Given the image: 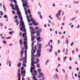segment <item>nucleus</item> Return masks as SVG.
Segmentation results:
<instances>
[{
    "label": "nucleus",
    "instance_id": "f257e3e1",
    "mask_svg": "<svg viewBox=\"0 0 80 80\" xmlns=\"http://www.w3.org/2000/svg\"><path fill=\"white\" fill-rule=\"evenodd\" d=\"M22 3H23L22 4V6L23 7H27V8H29V6H28V3L26 1L24 2V0H22Z\"/></svg>",
    "mask_w": 80,
    "mask_h": 80
},
{
    "label": "nucleus",
    "instance_id": "f03ea898",
    "mask_svg": "<svg viewBox=\"0 0 80 80\" xmlns=\"http://www.w3.org/2000/svg\"><path fill=\"white\" fill-rule=\"evenodd\" d=\"M23 44L26 50H27L28 49V47H27V41H24L23 42Z\"/></svg>",
    "mask_w": 80,
    "mask_h": 80
},
{
    "label": "nucleus",
    "instance_id": "7ed1b4c3",
    "mask_svg": "<svg viewBox=\"0 0 80 80\" xmlns=\"http://www.w3.org/2000/svg\"><path fill=\"white\" fill-rule=\"evenodd\" d=\"M20 25H19V27H21L22 25V26H25V24L24 23V22H23V21H20Z\"/></svg>",
    "mask_w": 80,
    "mask_h": 80
},
{
    "label": "nucleus",
    "instance_id": "20e7f679",
    "mask_svg": "<svg viewBox=\"0 0 80 80\" xmlns=\"http://www.w3.org/2000/svg\"><path fill=\"white\" fill-rule=\"evenodd\" d=\"M37 40L38 41V42H40L42 41V38L40 37L39 36L37 38Z\"/></svg>",
    "mask_w": 80,
    "mask_h": 80
},
{
    "label": "nucleus",
    "instance_id": "39448f33",
    "mask_svg": "<svg viewBox=\"0 0 80 80\" xmlns=\"http://www.w3.org/2000/svg\"><path fill=\"white\" fill-rule=\"evenodd\" d=\"M53 77L54 80H56V79L58 80V74H57V73H55V75H53Z\"/></svg>",
    "mask_w": 80,
    "mask_h": 80
},
{
    "label": "nucleus",
    "instance_id": "423d86ee",
    "mask_svg": "<svg viewBox=\"0 0 80 80\" xmlns=\"http://www.w3.org/2000/svg\"><path fill=\"white\" fill-rule=\"evenodd\" d=\"M17 13L18 16L19 17V18H22V15H21V12H20V11H17Z\"/></svg>",
    "mask_w": 80,
    "mask_h": 80
},
{
    "label": "nucleus",
    "instance_id": "0eeeda50",
    "mask_svg": "<svg viewBox=\"0 0 80 80\" xmlns=\"http://www.w3.org/2000/svg\"><path fill=\"white\" fill-rule=\"evenodd\" d=\"M33 64H35V62H34V60H31V65L32 67H35V65Z\"/></svg>",
    "mask_w": 80,
    "mask_h": 80
},
{
    "label": "nucleus",
    "instance_id": "6e6552de",
    "mask_svg": "<svg viewBox=\"0 0 80 80\" xmlns=\"http://www.w3.org/2000/svg\"><path fill=\"white\" fill-rule=\"evenodd\" d=\"M32 72H33V73H32V75L33 76H35V75H37V72L36 70L33 71Z\"/></svg>",
    "mask_w": 80,
    "mask_h": 80
},
{
    "label": "nucleus",
    "instance_id": "1a4fd4ad",
    "mask_svg": "<svg viewBox=\"0 0 80 80\" xmlns=\"http://www.w3.org/2000/svg\"><path fill=\"white\" fill-rule=\"evenodd\" d=\"M31 54H32L31 56V60H35V58H33L34 53H33V51H31Z\"/></svg>",
    "mask_w": 80,
    "mask_h": 80
},
{
    "label": "nucleus",
    "instance_id": "9d476101",
    "mask_svg": "<svg viewBox=\"0 0 80 80\" xmlns=\"http://www.w3.org/2000/svg\"><path fill=\"white\" fill-rule=\"evenodd\" d=\"M39 74L40 75L38 76V78H41V77H43L44 76L43 74L42 73V72H40V73H39Z\"/></svg>",
    "mask_w": 80,
    "mask_h": 80
},
{
    "label": "nucleus",
    "instance_id": "9b49d317",
    "mask_svg": "<svg viewBox=\"0 0 80 80\" xmlns=\"http://www.w3.org/2000/svg\"><path fill=\"white\" fill-rule=\"evenodd\" d=\"M56 17H57V18L58 20H61V19H62V18H61V17H58V13H57L56 14Z\"/></svg>",
    "mask_w": 80,
    "mask_h": 80
},
{
    "label": "nucleus",
    "instance_id": "f8f14e48",
    "mask_svg": "<svg viewBox=\"0 0 80 80\" xmlns=\"http://www.w3.org/2000/svg\"><path fill=\"white\" fill-rule=\"evenodd\" d=\"M19 43L22 46V45H23V41L22 40V39H21L19 40Z\"/></svg>",
    "mask_w": 80,
    "mask_h": 80
},
{
    "label": "nucleus",
    "instance_id": "ddd939ff",
    "mask_svg": "<svg viewBox=\"0 0 80 80\" xmlns=\"http://www.w3.org/2000/svg\"><path fill=\"white\" fill-rule=\"evenodd\" d=\"M22 65V64L20 62H19L17 64V66L18 67V68H20L21 67V65Z\"/></svg>",
    "mask_w": 80,
    "mask_h": 80
},
{
    "label": "nucleus",
    "instance_id": "4468645a",
    "mask_svg": "<svg viewBox=\"0 0 80 80\" xmlns=\"http://www.w3.org/2000/svg\"><path fill=\"white\" fill-rule=\"evenodd\" d=\"M32 38H31V41L33 42V40L35 39V38L33 37V36L32 35L31 36Z\"/></svg>",
    "mask_w": 80,
    "mask_h": 80
},
{
    "label": "nucleus",
    "instance_id": "2eb2a0df",
    "mask_svg": "<svg viewBox=\"0 0 80 80\" xmlns=\"http://www.w3.org/2000/svg\"><path fill=\"white\" fill-rule=\"evenodd\" d=\"M41 71H42V70H41V69H40L38 68V72L39 74L40 73H42V72H41Z\"/></svg>",
    "mask_w": 80,
    "mask_h": 80
},
{
    "label": "nucleus",
    "instance_id": "dca6fc26",
    "mask_svg": "<svg viewBox=\"0 0 80 80\" xmlns=\"http://www.w3.org/2000/svg\"><path fill=\"white\" fill-rule=\"evenodd\" d=\"M37 57H40V55H41V53H37Z\"/></svg>",
    "mask_w": 80,
    "mask_h": 80
},
{
    "label": "nucleus",
    "instance_id": "f3484780",
    "mask_svg": "<svg viewBox=\"0 0 80 80\" xmlns=\"http://www.w3.org/2000/svg\"><path fill=\"white\" fill-rule=\"evenodd\" d=\"M33 25L34 26H37L38 25V23L37 22H36L34 24H33Z\"/></svg>",
    "mask_w": 80,
    "mask_h": 80
},
{
    "label": "nucleus",
    "instance_id": "a211bd4d",
    "mask_svg": "<svg viewBox=\"0 0 80 80\" xmlns=\"http://www.w3.org/2000/svg\"><path fill=\"white\" fill-rule=\"evenodd\" d=\"M25 26H22L20 28V30H22L23 28H25Z\"/></svg>",
    "mask_w": 80,
    "mask_h": 80
},
{
    "label": "nucleus",
    "instance_id": "6ab92c4d",
    "mask_svg": "<svg viewBox=\"0 0 80 80\" xmlns=\"http://www.w3.org/2000/svg\"><path fill=\"white\" fill-rule=\"evenodd\" d=\"M30 10V9H28L27 11V12H28L29 14H30L31 13V12Z\"/></svg>",
    "mask_w": 80,
    "mask_h": 80
},
{
    "label": "nucleus",
    "instance_id": "aec40b11",
    "mask_svg": "<svg viewBox=\"0 0 80 80\" xmlns=\"http://www.w3.org/2000/svg\"><path fill=\"white\" fill-rule=\"evenodd\" d=\"M41 49H42V46H40L38 47V50H41Z\"/></svg>",
    "mask_w": 80,
    "mask_h": 80
},
{
    "label": "nucleus",
    "instance_id": "412c9836",
    "mask_svg": "<svg viewBox=\"0 0 80 80\" xmlns=\"http://www.w3.org/2000/svg\"><path fill=\"white\" fill-rule=\"evenodd\" d=\"M35 33H36V32L35 31L34 32H31V34L32 35H33V34H35Z\"/></svg>",
    "mask_w": 80,
    "mask_h": 80
},
{
    "label": "nucleus",
    "instance_id": "4be33fe9",
    "mask_svg": "<svg viewBox=\"0 0 80 80\" xmlns=\"http://www.w3.org/2000/svg\"><path fill=\"white\" fill-rule=\"evenodd\" d=\"M24 55H25V58H24V59H26V57H27V53H24Z\"/></svg>",
    "mask_w": 80,
    "mask_h": 80
},
{
    "label": "nucleus",
    "instance_id": "5701e85b",
    "mask_svg": "<svg viewBox=\"0 0 80 80\" xmlns=\"http://www.w3.org/2000/svg\"><path fill=\"white\" fill-rule=\"evenodd\" d=\"M63 62H65V60H66V59H67V57L65 56V57H64V58H63Z\"/></svg>",
    "mask_w": 80,
    "mask_h": 80
},
{
    "label": "nucleus",
    "instance_id": "b1692460",
    "mask_svg": "<svg viewBox=\"0 0 80 80\" xmlns=\"http://www.w3.org/2000/svg\"><path fill=\"white\" fill-rule=\"evenodd\" d=\"M30 70H35V68L33 67H31L30 68Z\"/></svg>",
    "mask_w": 80,
    "mask_h": 80
},
{
    "label": "nucleus",
    "instance_id": "393cba45",
    "mask_svg": "<svg viewBox=\"0 0 80 80\" xmlns=\"http://www.w3.org/2000/svg\"><path fill=\"white\" fill-rule=\"evenodd\" d=\"M36 22V21L35 20H33L32 21V23L33 24H34Z\"/></svg>",
    "mask_w": 80,
    "mask_h": 80
},
{
    "label": "nucleus",
    "instance_id": "a878e982",
    "mask_svg": "<svg viewBox=\"0 0 80 80\" xmlns=\"http://www.w3.org/2000/svg\"><path fill=\"white\" fill-rule=\"evenodd\" d=\"M41 33L40 31H38L37 32H36V33H37V34H40Z\"/></svg>",
    "mask_w": 80,
    "mask_h": 80
},
{
    "label": "nucleus",
    "instance_id": "bb28decb",
    "mask_svg": "<svg viewBox=\"0 0 80 80\" xmlns=\"http://www.w3.org/2000/svg\"><path fill=\"white\" fill-rule=\"evenodd\" d=\"M41 52V50H38L37 51V53H40Z\"/></svg>",
    "mask_w": 80,
    "mask_h": 80
},
{
    "label": "nucleus",
    "instance_id": "cd10ccee",
    "mask_svg": "<svg viewBox=\"0 0 80 80\" xmlns=\"http://www.w3.org/2000/svg\"><path fill=\"white\" fill-rule=\"evenodd\" d=\"M49 62V60H47L46 62H45V65H47V63Z\"/></svg>",
    "mask_w": 80,
    "mask_h": 80
},
{
    "label": "nucleus",
    "instance_id": "c85d7f7f",
    "mask_svg": "<svg viewBox=\"0 0 80 80\" xmlns=\"http://www.w3.org/2000/svg\"><path fill=\"white\" fill-rule=\"evenodd\" d=\"M10 6H11V7H15V6H14V5H13L12 4H10Z\"/></svg>",
    "mask_w": 80,
    "mask_h": 80
},
{
    "label": "nucleus",
    "instance_id": "c756f323",
    "mask_svg": "<svg viewBox=\"0 0 80 80\" xmlns=\"http://www.w3.org/2000/svg\"><path fill=\"white\" fill-rule=\"evenodd\" d=\"M8 63H9V67H11V61H9Z\"/></svg>",
    "mask_w": 80,
    "mask_h": 80
},
{
    "label": "nucleus",
    "instance_id": "7c9ffc66",
    "mask_svg": "<svg viewBox=\"0 0 80 80\" xmlns=\"http://www.w3.org/2000/svg\"><path fill=\"white\" fill-rule=\"evenodd\" d=\"M3 43L4 44H7V42L5 41H3Z\"/></svg>",
    "mask_w": 80,
    "mask_h": 80
},
{
    "label": "nucleus",
    "instance_id": "2f4dec72",
    "mask_svg": "<svg viewBox=\"0 0 80 80\" xmlns=\"http://www.w3.org/2000/svg\"><path fill=\"white\" fill-rule=\"evenodd\" d=\"M22 65H23V66H24V67H27V65H26L25 63L23 62H22Z\"/></svg>",
    "mask_w": 80,
    "mask_h": 80
},
{
    "label": "nucleus",
    "instance_id": "473e14b6",
    "mask_svg": "<svg viewBox=\"0 0 80 80\" xmlns=\"http://www.w3.org/2000/svg\"><path fill=\"white\" fill-rule=\"evenodd\" d=\"M17 18H18V16L16 15L14 16V19H17Z\"/></svg>",
    "mask_w": 80,
    "mask_h": 80
},
{
    "label": "nucleus",
    "instance_id": "72a5a7b5",
    "mask_svg": "<svg viewBox=\"0 0 80 80\" xmlns=\"http://www.w3.org/2000/svg\"><path fill=\"white\" fill-rule=\"evenodd\" d=\"M12 2H14L15 3H17V1L16 0H13Z\"/></svg>",
    "mask_w": 80,
    "mask_h": 80
},
{
    "label": "nucleus",
    "instance_id": "f704fd0d",
    "mask_svg": "<svg viewBox=\"0 0 80 80\" xmlns=\"http://www.w3.org/2000/svg\"><path fill=\"white\" fill-rule=\"evenodd\" d=\"M21 75V73H18V77H20Z\"/></svg>",
    "mask_w": 80,
    "mask_h": 80
},
{
    "label": "nucleus",
    "instance_id": "c9c22d12",
    "mask_svg": "<svg viewBox=\"0 0 80 80\" xmlns=\"http://www.w3.org/2000/svg\"><path fill=\"white\" fill-rule=\"evenodd\" d=\"M22 62H24V63H27V61H26V60H23Z\"/></svg>",
    "mask_w": 80,
    "mask_h": 80
},
{
    "label": "nucleus",
    "instance_id": "e433bc0d",
    "mask_svg": "<svg viewBox=\"0 0 80 80\" xmlns=\"http://www.w3.org/2000/svg\"><path fill=\"white\" fill-rule=\"evenodd\" d=\"M34 43H35V42H33L32 44V47H33V45H34Z\"/></svg>",
    "mask_w": 80,
    "mask_h": 80
},
{
    "label": "nucleus",
    "instance_id": "4c0bfd02",
    "mask_svg": "<svg viewBox=\"0 0 80 80\" xmlns=\"http://www.w3.org/2000/svg\"><path fill=\"white\" fill-rule=\"evenodd\" d=\"M4 18H8V17H7V15H5L4 16H3Z\"/></svg>",
    "mask_w": 80,
    "mask_h": 80
},
{
    "label": "nucleus",
    "instance_id": "58836bf2",
    "mask_svg": "<svg viewBox=\"0 0 80 80\" xmlns=\"http://www.w3.org/2000/svg\"><path fill=\"white\" fill-rule=\"evenodd\" d=\"M34 20V18H31L30 19V20H31V22H33V21Z\"/></svg>",
    "mask_w": 80,
    "mask_h": 80
},
{
    "label": "nucleus",
    "instance_id": "ea45409f",
    "mask_svg": "<svg viewBox=\"0 0 80 80\" xmlns=\"http://www.w3.org/2000/svg\"><path fill=\"white\" fill-rule=\"evenodd\" d=\"M37 67L38 68H39L40 67V64L39 63H38L37 65Z\"/></svg>",
    "mask_w": 80,
    "mask_h": 80
},
{
    "label": "nucleus",
    "instance_id": "a19ab883",
    "mask_svg": "<svg viewBox=\"0 0 80 80\" xmlns=\"http://www.w3.org/2000/svg\"><path fill=\"white\" fill-rule=\"evenodd\" d=\"M52 49L51 48H50V49L49 50V52H52Z\"/></svg>",
    "mask_w": 80,
    "mask_h": 80
},
{
    "label": "nucleus",
    "instance_id": "79ce46f5",
    "mask_svg": "<svg viewBox=\"0 0 80 80\" xmlns=\"http://www.w3.org/2000/svg\"><path fill=\"white\" fill-rule=\"evenodd\" d=\"M33 31H34V29H31L30 31V32H33Z\"/></svg>",
    "mask_w": 80,
    "mask_h": 80
},
{
    "label": "nucleus",
    "instance_id": "37998d69",
    "mask_svg": "<svg viewBox=\"0 0 80 80\" xmlns=\"http://www.w3.org/2000/svg\"><path fill=\"white\" fill-rule=\"evenodd\" d=\"M62 70L64 73H65V69H62Z\"/></svg>",
    "mask_w": 80,
    "mask_h": 80
},
{
    "label": "nucleus",
    "instance_id": "c03bdc74",
    "mask_svg": "<svg viewBox=\"0 0 80 80\" xmlns=\"http://www.w3.org/2000/svg\"><path fill=\"white\" fill-rule=\"evenodd\" d=\"M12 13H13V14H15V11L13 10H12Z\"/></svg>",
    "mask_w": 80,
    "mask_h": 80
},
{
    "label": "nucleus",
    "instance_id": "a18cd8bd",
    "mask_svg": "<svg viewBox=\"0 0 80 80\" xmlns=\"http://www.w3.org/2000/svg\"><path fill=\"white\" fill-rule=\"evenodd\" d=\"M40 18L41 19H43V18H42V14H40Z\"/></svg>",
    "mask_w": 80,
    "mask_h": 80
},
{
    "label": "nucleus",
    "instance_id": "49530a36",
    "mask_svg": "<svg viewBox=\"0 0 80 80\" xmlns=\"http://www.w3.org/2000/svg\"><path fill=\"white\" fill-rule=\"evenodd\" d=\"M38 28H39V27H36L35 28V30H38Z\"/></svg>",
    "mask_w": 80,
    "mask_h": 80
},
{
    "label": "nucleus",
    "instance_id": "de8ad7c7",
    "mask_svg": "<svg viewBox=\"0 0 80 80\" xmlns=\"http://www.w3.org/2000/svg\"><path fill=\"white\" fill-rule=\"evenodd\" d=\"M38 44V46H39V47H40V46H41L42 45V44L40 43V44H38V43H37Z\"/></svg>",
    "mask_w": 80,
    "mask_h": 80
},
{
    "label": "nucleus",
    "instance_id": "09e8293b",
    "mask_svg": "<svg viewBox=\"0 0 80 80\" xmlns=\"http://www.w3.org/2000/svg\"><path fill=\"white\" fill-rule=\"evenodd\" d=\"M36 61H37V62L38 63V62H39V59H38V58H37Z\"/></svg>",
    "mask_w": 80,
    "mask_h": 80
},
{
    "label": "nucleus",
    "instance_id": "8fccbe9b",
    "mask_svg": "<svg viewBox=\"0 0 80 80\" xmlns=\"http://www.w3.org/2000/svg\"><path fill=\"white\" fill-rule=\"evenodd\" d=\"M35 76V75L33 76V78H34V79H36V76Z\"/></svg>",
    "mask_w": 80,
    "mask_h": 80
},
{
    "label": "nucleus",
    "instance_id": "3c124183",
    "mask_svg": "<svg viewBox=\"0 0 80 80\" xmlns=\"http://www.w3.org/2000/svg\"><path fill=\"white\" fill-rule=\"evenodd\" d=\"M24 69V67H22L21 68V70H23Z\"/></svg>",
    "mask_w": 80,
    "mask_h": 80
},
{
    "label": "nucleus",
    "instance_id": "603ef678",
    "mask_svg": "<svg viewBox=\"0 0 80 80\" xmlns=\"http://www.w3.org/2000/svg\"><path fill=\"white\" fill-rule=\"evenodd\" d=\"M36 36H38V37H40V34H36Z\"/></svg>",
    "mask_w": 80,
    "mask_h": 80
},
{
    "label": "nucleus",
    "instance_id": "864d4df0",
    "mask_svg": "<svg viewBox=\"0 0 80 80\" xmlns=\"http://www.w3.org/2000/svg\"><path fill=\"white\" fill-rule=\"evenodd\" d=\"M22 35V32H20V33H19L20 37H21Z\"/></svg>",
    "mask_w": 80,
    "mask_h": 80
},
{
    "label": "nucleus",
    "instance_id": "5fc2aeb1",
    "mask_svg": "<svg viewBox=\"0 0 80 80\" xmlns=\"http://www.w3.org/2000/svg\"><path fill=\"white\" fill-rule=\"evenodd\" d=\"M54 54H55V55H56V56H57V52H54Z\"/></svg>",
    "mask_w": 80,
    "mask_h": 80
},
{
    "label": "nucleus",
    "instance_id": "6e6d98bb",
    "mask_svg": "<svg viewBox=\"0 0 80 80\" xmlns=\"http://www.w3.org/2000/svg\"><path fill=\"white\" fill-rule=\"evenodd\" d=\"M29 26L32 25V23L30 22V23H29Z\"/></svg>",
    "mask_w": 80,
    "mask_h": 80
},
{
    "label": "nucleus",
    "instance_id": "4d7b16f0",
    "mask_svg": "<svg viewBox=\"0 0 80 80\" xmlns=\"http://www.w3.org/2000/svg\"><path fill=\"white\" fill-rule=\"evenodd\" d=\"M48 45H49V47H50V42H48Z\"/></svg>",
    "mask_w": 80,
    "mask_h": 80
},
{
    "label": "nucleus",
    "instance_id": "13d9d810",
    "mask_svg": "<svg viewBox=\"0 0 80 80\" xmlns=\"http://www.w3.org/2000/svg\"><path fill=\"white\" fill-rule=\"evenodd\" d=\"M28 23H29V22H31V20H30L29 19H28Z\"/></svg>",
    "mask_w": 80,
    "mask_h": 80
},
{
    "label": "nucleus",
    "instance_id": "bf43d9fd",
    "mask_svg": "<svg viewBox=\"0 0 80 80\" xmlns=\"http://www.w3.org/2000/svg\"><path fill=\"white\" fill-rule=\"evenodd\" d=\"M20 20H21V21H23V18H22H22H20Z\"/></svg>",
    "mask_w": 80,
    "mask_h": 80
},
{
    "label": "nucleus",
    "instance_id": "052dcab7",
    "mask_svg": "<svg viewBox=\"0 0 80 80\" xmlns=\"http://www.w3.org/2000/svg\"><path fill=\"white\" fill-rule=\"evenodd\" d=\"M68 39L66 41V44L68 45Z\"/></svg>",
    "mask_w": 80,
    "mask_h": 80
},
{
    "label": "nucleus",
    "instance_id": "680f3d73",
    "mask_svg": "<svg viewBox=\"0 0 80 80\" xmlns=\"http://www.w3.org/2000/svg\"><path fill=\"white\" fill-rule=\"evenodd\" d=\"M39 32H42V29H38Z\"/></svg>",
    "mask_w": 80,
    "mask_h": 80
},
{
    "label": "nucleus",
    "instance_id": "e2e57ef3",
    "mask_svg": "<svg viewBox=\"0 0 80 80\" xmlns=\"http://www.w3.org/2000/svg\"><path fill=\"white\" fill-rule=\"evenodd\" d=\"M23 74H24V75H25V74L26 72H25V70H24L23 71Z\"/></svg>",
    "mask_w": 80,
    "mask_h": 80
},
{
    "label": "nucleus",
    "instance_id": "0e129e2a",
    "mask_svg": "<svg viewBox=\"0 0 80 80\" xmlns=\"http://www.w3.org/2000/svg\"><path fill=\"white\" fill-rule=\"evenodd\" d=\"M3 8L4 10H5V11H6V9L5 8V6H3Z\"/></svg>",
    "mask_w": 80,
    "mask_h": 80
},
{
    "label": "nucleus",
    "instance_id": "69168bd1",
    "mask_svg": "<svg viewBox=\"0 0 80 80\" xmlns=\"http://www.w3.org/2000/svg\"><path fill=\"white\" fill-rule=\"evenodd\" d=\"M16 10H17V11H19L20 10V9L18 8L17 9H16Z\"/></svg>",
    "mask_w": 80,
    "mask_h": 80
},
{
    "label": "nucleus",
    "instance_id": "338daca9",
    "mask_svg": "<svg viewBox=\"0 0 80 80\" xmlns=\"http://www.w3.org/2000/svg\"><path fill=\"white\" fill-rule=\"evenodd\" d=\"M32 14H30L29 15V18H32Z\"/></svg>",
    "mask_w": 80,
    "mask_h": 80
},
{
    "label": "nucleus",
    "instance_id": "774afa93",
    "mask_svg": "<svg viewBox=\"0 0 80 80\" xmlns=\"http://www.w3.org/2000/svg\"><path fill=\"white\" fill-rule=\"evenodd\" d=\"M18 20L16 19V20H15V22H16V23H17V22H18Z\"/></svg>",
    "mask_w": 80,
    "mask_h": 80
}]
</instances>
